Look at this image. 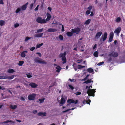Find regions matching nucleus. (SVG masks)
<instances>
[{
    "label": "nucleus",
    "instance_id": "nucleus-1",
    "mask_svg": "<svg viewBox=\"0 0 125 125\" xmlns=\"http://www.w3.org/2000/svg\"><path fill=\"white\" fill-rule=\"evenodd\" d=\"M66 52L65 51L63 53H61L59 54V58H61L62 60L63 61L62 62L63 64L65 63L66 62Z\"/></svg>",
    "mask_w": 125,
    "mask_h": 125
},
{
    "label": "nucleus",
    "instance_id": "nucleus-2",
    "mask_svg": "<svg viewBox=\"0 0 125 125\" xmlns=\"http://www.w3.org/2000/svg\"><path fill=\"white\" fill-rule=\"evenodd\" d=\"M96 89H89L87 90V93L88 94L89 96H94V93L96 92L95 90Z\"/></svg>",
    "mask_w": 125,
    "mask_h": 125
},
{
    "label": "nucleus",
    "instance_id": "nucleus-3",
    "mask_svg": "<svg viewBox=\"0 0 125 125\" xmlns=\"http://www.w3.org/2000/svg\"><path fill=\"white\" fill-rule=\"evenodd\" d=\"M36 21L38 23L42 24L46 23L45 20L42 19V18L41 17H38L36 19Z\"/></svg>",
    "mask_w": 125,
    "mask_h": 125
},
{
    "label": "nucleus",
    "instance_id": "nucleus-4",
    "mask_svg": "<svg viewBox=\"0 0 125 125\" xmlns=\"http://www.w3.org/2000/svg\"><path fill=\"white\" fill-rule=\"evenodd\" d=\"M67 102L68 103L67 106H69L70 104L72 103H74L75 104H76L78 103V101L77 100H76L75 101L73 99H68L67 100Z\"/></svg>",
    "mask_w": 125,
    "mask_h": 125
},
{
    "label": "nucleus",
    "instance_id": "nucleus-5",
    "mask_svg": "<svg viewBox=\"0 0 125 125\" xmlns=\"http://www.w3.org/2000/svg\"><path fill=\"white\" fill-rule=\"evenodd\" d=\"M80 30L81 29L80 28L77 27L72 29L71 30V31L73 33H76V34H77L80 33Z\"/></svg>",
    "mask_w": 125,
    "mask_h": 125
},
{
    "label": "nucleus",
    "instance_id": "nucleus-6",
    "mask_svg": "<svg viewBox=\"0 0 125 125\" xmlns=\"http://www.w3.org/2000/svg\"><path fill=\"white\" fill-rule=\"evenodd\" d=\"M36 96V95L35 94H31L29 95L28 97V98L29 100H34L35 99Z\"/></svg>",
    "mask_w": 125,
    "mask_h": 125
},
{
    "label": "nucleus",
    "instance_id": "nucleus-7",
    "mask_svg": "<svg viewBox=\"0 0 125 125\" xmlns=\"http://www.w3.org/2000/svg\"><path fill=\"white\" fill-rule=\"evenodd\" d=\"M107 33L106 32H104V34L102 35L100 41H101L102 40L103 42L105 41L107 38Z\"/></svg>",
    "mask_w": 125,
    "mask_h": 125
},
{
    "label": "nucleus",
    "instance_id": "nucleus-8",
    "mask_svg": "<svg viewBox=\"0 0 125 125\" xmlns=\"http://www.w3.org/2000/svg\"><path fill=\"white\" fill-rule=\"evenodd\" d=\"M109 56L113 57H116L118 56V54L116 52H111L109 54Z\"/></svg>",
    "mask_w": 125,
    "mask_h": 125
},
{
    "label": "nucleus",
    "instance_id": "nucleus-9",
    "mask_svg": "<svg viewBox=\"0 0 125 125\" xmlns=\"http://www.w3.org/2000/svg\"><path fill=\"white\" fill-rule=\"evenodd\" d=\"M15 75H13L11 76H3L2 77L0 76L1 78H0V79H13L15 76Z\"/></svg>",
    "mask_w": 125,
    "mask_h": 125
},
{
    "label": "nucleus",
    "instance_id": "nucleus-10",
    "mask_svg": "<svg viewBox=\"0 0 125 125\" xmlns=\"http://www.w3.org/2000/svg\"><path fill=\"white\" fill-rule=\"evenodd\" d=\"M121 30V28L120 27H118L114 31V32L116 33L117 35H119V33L120 32Z\"/></svg>",
    "mask_w": 125,
    "mask_h": 125
},
{
    "label": "nucleus",
    "instance_id": "nucleus-11",
    "mask_svg": "<svg viewBox=\"0 0 125 125\" xmlns=\"http://www.w3.org/2000/svg\"><path fill=\"white\" fill-rule=\"evenodd\" d=\"M46 112H40L38 113L37 115L39 116H44L46 115Z\"/></svg>",
    "mask_w": 125,
    "mask_h": 125
},
{
    "label": "nucleus",
    "instance_id": "nucleus-12",
    "mask_svg": "<svg viewBox=\"0 0 125 125\" xmlns=\"http://www.w3.org/2000/svg\"><path fill=\"white\" fill-rule=\"evenodd\" d=\"M29 4L28 2H27L25 4L23 5L21 7V9L22 10H24L26 9L27 6Z\"/></svg>",
    "mask_w": 125,
    "mask_h": 125
},
{
    "label": "nucleus",
    "instance_id": "nucleus-13",
    "mask_svg": "<svg viewBox=\"0 0 125 125\" xmlns=\"http://www.w3.org/2000/svg\"><path fill=\"white\" fill-rule=\"evenodd\" d=\"M102 32L101 31H99L97 33L95 36V38H96L98 39L101 36Z\"/></svg>",
    "mask_w": 125,
    "mask_h": 125
},
{
    "label": "nucleus",
    "instance_id": "nucleus-14",
    "mask_svg": "<svg viewBox=\"0 0 125 125\" xmlns=\"http://www.w3.org/2000/svg\"><path fill=\"white\" fill-rule=\"evenodd\" d=\"M29 85L31 86L32 88H36L38 86V85L36 84L35 83H31L29 84Z\"/></svg>",
    "mask_w": 125,
    "mask_h": 125
},
{
    "label": "nucleus",
    "instance_id": "nucleus-15",
    "mask_svg": "<svg viewBox=\"0 0 125 125\" xmlns=\"http://www.w3.org/2000/svg\"><path fill=\"white\" fill-rule=\"evenodd\" d=\"M48 32H54L57 31V30L54 28H49L48 29L47 31Z\"/></svg>",
    "mask_w": 125,
    "mask_h": 125
},
{
    "label": "nucleus",
    "instance_id": "nucleus-16",
    "mask_svg": "<svg viewBox=\"0 0 125 125\" xmlns=\"http://www.w3.org/2000/svg\"><path fill=\"white\" fill-rule=\"evenodd\" d=\"M46 15L47 16V17L46 18V19H45L46 22H47V21H48L50 20V19L51 17V15L48 12L47 13Z\"/></svg>",
    "mask_w": 125,
    "mask_h": 125
},
{
    "label": "nucleus",
    "instance_id": "nucleus-17",
    "mask_svg": "<svg viewBox=\"0 0 125 125\" xmlns=\"http://www.w3.org/2000/svg\"><path fill=\"white\" fill-rule=\"evenodd\" d=\"M28 52L27 51H25L21 52V56L22 57H24L26 56V53Z\"/></svg>",
    "mask_w": 125,
    "mask_h": 125
},
{
    "label": "nucleus",
    "instance_id": "nucleus-18",
    "mask_svg": "<svg viewBox=\"0 0 125 125\" xmlns=\"http://www.w3.org/2000/svg\"><path fill=\"white\" fill-rule=\"evenodd\" d=\"M42 59H41L38 57H37L34 60V61L36 63H40L41 62V60Z\"/></svg>",
    "mask_w": 125,
    "mask_h": 125
},
{
    "label": "nucleus",
    "instance_id": "nucleus-19",
    "mask_svg": "<svg viewBox=\"0 0 125 125\" xmlns=\"http://www.w3.org/2000/svg\"><path fill=\"white\" fill-rule=\"evenodd\" d=\"M9 122L11 123V124H14L15 123V122L14 121H12L11 120H7L6 121H5L3 122V123H8Z\"/></svg>",
    "mask_w": 125,
    "mask_h": 125
},
{
    "label": "nucleus",
    "instance_id": "nucleus-20",
    "mask_svg": "<svg viewBox=\"0 0 125 125\" xmlns=\"http://www.w3.org/2000/svg\"><path fill=\"white\" fill-rule=\"evenodd\" d=\"M43 34V33H38L37 34H35L34 35V37H42Z\"/></svg>",
    "mask_w": 125,
    "mask_h": 125
},
{
    "label": "nucleus",
    "instance_id": "nucleus-21",
    "mask_svg": "<svg viewBox=\"0 0 125 125\" xmlns=\"http://www.w3.org/2000/svg\"><path fill=\"white\" fill-rule=\"evenodd\" d=\"M5 24V21L4 20H0V25L2 26L4 25Z\"/></svg>",
    "mask_w": 125,
    "mask_h": 125
},
{
    "label": "nucleus",
    "instance_id": "nucleus-22",
    "mask_svg": "<svg viewBox=\"0 0 125 125\" xmlns=\"http://www.w3.org/2000/svg\"><path fill=\"white\" fill-rule=\"evenodd\" d=\"M92 79H91L90 80L88 79L87 81H85L83 83H84L88 84V83H90L91 82L93 83V81L91 80Z\"/></svg>",
    "mask_w": 125,
    "mask_h": 125
},
{
    "label": "nucleus",
    "instance_id": "nucleus-23",
    "mask_svg": "<svg viewBox=\"0 0 125 125\" xmlns=\"http://www.w3.org/2000/svg\"><path fill=\"white\" fill-rule=\"evenodd\" d=\"M73 33L72 32H68L66 33V34L68 37H71L73 36Z\"/></svg>",
    "mask_w": 125,
    "mask_h": 125
},
{
    "label": "nucleus",
    "instance_id": "nucleus-24",
    "mask_svg": "<svg viewBox=\"0 0 125 125\" xmlns=\"http://www.w3.org/2000/svg\"><path fill=\"white\" fill-rule=\"evenodd\" d=\"M65 102V100L62 97L61 99V102L60 103L61 104H64Z\"/></svg>",
    "mask_w": 125,
    "mask_h": 125
},
{
    "label": "nucleus",
    "instance_id": "nucleus-25",
    "mask_svg": "<svg viewBox=\"0 0 125 125\" xmlns=\"http://www.w3.org/2000/svg\"><path fill=\"white\" fill-rule=\"evenodd\" d=\"M7 72L9 73H11L15 72L14 70L13 69H9L7 71Z\"/></svg>",
    "mask_w": 125,
    "mask_h": 125
},
{
    "label": "nucleus",
    "instance_id": "nucleus-26",
    "mask_svg": "<svg viewBox=\"0 0 125 125\" xmlns=\"http://www.w3.org/2000/svg\"><path fill=\"white\" fill-rule=\"evenodd\" d=\"M87 71L90 73H91L94 72V70L92 68H89L87 69Z\"/></svg>",
    "mask_w": 125,
    "mask_h": 125
},
{
    "label": "nucleus",
    "instance_id": "nucleus-27",
    "mask_svg": "<svg viewBox=\"0 0 125 125\" xmlns=\"http://www.w3.org/2000/svg\"><path fill=\"white\" fill-rule=\"evenodd\" d=\"M91 21V20L90 19H89L85 21L84 23L86 25H88L90 23Z\"/></svg>",
    "mask_w": 125,
    "mask_h": 125
},
{
    "label": "nucleus",
    "instance_id": "nucleus-28",
    "mask_svg": "<svg viewBox=\"0 0 125 125\" xmlns=\"http://www.w3.org/2000/svg\"><path fill=\"white\" fill-rule=\"evenodd\" d=\"M75 108H76V107L73 108L72 109H68L67 110H66L63 111L62 113H64L66 112L69 111L70 110H73L75 109Z\"/></svg>",
    "mask_w": 125,
    "mask_h": 125
},
{
    "label": "nucleus",
    "instance_id": "nucleus-29",
    "mask_svg": "<svg viewBox=\"0 0 125 125\" xmlns=\"http://www.w3.org/2000/svg\"><path fill=\"white\" fill-rule=\"evenodd\" d=\"M43 44V43H42L39 44H37L36 46V49L40 48L41 46H42Z\"/></svg>",
    "mask_w": 125,
    "mask_h": 125
},
{
    "label": "nucleus",
    "instance_id": "nucleus-30",
    "mask_svg": "<svg viewBox=\"0 0 125 125\" xmlns=\"http://www.w3.org/2000/svg\"><path fill=\"white\" fill-rule=\"evenodd\" d=\"M94 55L95 57H97L98 56V53L97 51H95L94 53Z\"/></svg>",
    "mask_w": 125,
    "mask_h": 125
},
{
    "label": "nucleus",
    "instance_id": "nucleus-31",
    "mask_svg": "<svg viewBox=\"0 0 125 125\" xmlns=\"http://www.w3.org/2000/svg\"><path fill=\"white\" fill-rule=\"evenodd\" d=\"M24 63V62L23 61H20L18 64V65L20 66H21Z\"/></svg>",
    "mask_w": 125,
    "mask_h": 125
},
{
    "label": "nucleus",
    "instance_id": "nucleus-32",
    "mask_svg": "<svg viewBox=\"0 0 125 125\" xmlns=\"http://www.w3.org/2000/svg\"><path fill=\"white\" fill-rule=\"evenodd\" d=\"M17 106L16 105H11L10 106V107L13 110H14L17 108Z\"/></svg>",
    "mask_w": 125,
    "mask_h": 125
},
{
    "label": "nucleus",
    "instance_id": "nucleus-33",
    "mask_svg": "<svg viewBox=\"0 0 125 125\" xmlns=\"http://www.w3.org/2000/svg\"><path fill=\"white\" fill-rule=\"evenodd\" d=\"M78 69H81L82 68L85 67V66L81 65H78Z\"/></svg>",
    "mask_w": 125,
    "mask_h": 125
},
{
    "label": "nucleus",
    "instance_id": "nucleus-34",
    "mask_svg": "<svg viewBox=\"0 0 125 125\" xmlns=\"http://www.w3.org/2000/svg\"><path fill=\"white\" fill-rule=\"evenodd\" d=\"M45 98H43L40 99H39V100L40 101V103H43L44 102V100H45Z\"/></svg>",
    "mask_w": 125,
    "mask_h": 125
},
{
    "label": "nucleus",
    "instance_id": "nucleus-35",
    "mask_svg": "<svg viewBox=\"0 0 125 125\" xmlns=\"http://www.w3.org/2000/svg\"><path fill=\"white\" fill-rule=\"evenodd\" d=\"M114 34L113 32H111L110 34L109 37L113 38Z\"/></svg>",
    "mask_w": 125,
    "mask_h": 125
},
{
    "label": "nucleus",
    "instance_id": "nucleus-36",
    "mask_svg": "<svg viewBox=\"0 0 125 125\" xmlns=\"http://www.w3.org/2000/svg\"><path fill=\"white\" fill-rule=\"evenodd\" d=\"M59 38L60 40L61 41H62L63 40V37L60 34L59 35Z\"/></svg>",
    "mask_w": 125,
    "mask_h": 125
},
{
    "label": "nucleus",
    "instance_id": "nucleus-37",
    "mask_svg": "<svg viewBox=\"0 0 125 125\" xmlns=\"http://www.w3.org/2000/svg\"><path fill=\"white\" fill-rule=\"evenodd\" d=\"M56 68L57 69V70H56V72H60V70H61V69H61V68L60 67V68H58V67H56Z\"/></svg>",
    "mask_w": 125,
    "mask_h": 125
},
{
    "label": "nucleus",
    "instance_id": "nucleus-38",
    "mask_svg": "<svg viewBox=\"0 0 125 125\" xmlns=\"http://www.w3.org/2000/svg\"><path fill=\"white\" fill-rule=\"evenodd\" d=\"M43 30V28H42L40 29H39L37 30V33H40L42 32Z\"/></svg>",
    "mask_w": 125,
    "mask_h": 125
},
{
    "label": "nucleus",
    "instance_id": "nucleus-39",
    "mask_svg": "<svg viewBox=\"0 0 125 125\" xmlns=\"http://www.w3.org/2000/svg\"><path fill=\"white\" fill-rule=\"evenodd\" d=\"M121 20V18L120 17H118L117 18V19H116V22H119Z\"/></svg>",
    "mask_w": 125,
    "mask_h": 125
},
{
    "label": "nucleus",
    "instance_id": "nucleus-40",
    "mask_svg": "<svg viewBox=\"0 0 125 125\" xmlns=\"http://www.w3.org/2000/svg\"><path fill=\"white\" fill-rule=\"evenodd\" d=\"M41 62L40 63H41L42 64H46L47 63L45 61H42V60H41Z\"/></svg>",
    "mask_w": 125,
    "mask_h": 125
},
{
    "label": "nucleus",
    "instance_id": "nucleus-41",
    "mask_svg": "<svg viewBox=\"0 0 125 125\" xmlns=\"http://www.w3.org/2000/svg\"><path fill=\"white\" fill-rule=\"evenodd\" d=\"M68 86L70 87V89H71L72 90H73L74 89V87L72 85L70 84H69L68 85Z\"/></svg>",
    "mask_w": 125,
    "mask_h": 125
},
{
    "label": "nucleus",
    "instance_id": "nucleus-42",
    "mask_svg": "<svg viewBox=\"0 0 125 125\" xmlns=\"http://www.w3.org/2000/svg\"><path fill=\"white\" fill-rule=\"evenodd\" d=\"M21 10V9L19 8H18L16 11V13H18Z\"/></svg>",
    "mask_w": 125,
    "mask_h": 125
},
{
    "label": "nucleus",
    "instance_id": "nucleus-43",
    "mask_svg": "<svg viewBox=\"0 0 125 125\" xmlns=\"http://www.w3.org/2000/svg\"><path fill=\"white\" fill-rule=\"evenodd\" d=\"M76 95H78L81 94V93L80 92H77L74 93Z\"/></svg>",
    "mask_w": 125,
    "mask_h": 125
},
{
    "label": "nucleus",
    "instance_id": "nucleus-44",
    "mask_svg": "<svg viewBox=\"0 0 125 125\" xmlns=\"http://www.w3.org/2000/svg\"><path fill=\"white\" fill-rule=\"evenodd\" d=\"M33 5L34 4L33 3H32L30 4V9L31 10L32 9Z\"/></svg>",
    "mask_w": 125,
    "mask_h": 125
},
{
    "label": "nucleus",
    "instance_id": "nucleus-45",
    "mask_svg": "<svg viewBox=\"0 0 125 125\" xmlns=\"http://www.w3.org/2000/svg\"><path fill=\"white\" fill-rule=\"evenodd\" d=\"M104 63V62H100L98 63L97 64V65L98 66H100L102 65Z\"/></svg>",
    "mask_w": 125,
    "mask_h": 125
},
{
    "label": "nucleus",
    "instance_id": "nucleus-46",
    "mask_svg": "<svg viewBox=\"0 0 125 125\" xmlns=\"http://www.w3.org/2000/svg\"><path fill=\"white\" fill-rule=\"evenodd\" d=\"M76 65V64L74 63L73 64V68H74V69L75 71H76V70H77V68L76 67H75L74 66V65Z\"/></svg>",
    "mask_w": 125,
    "mask_h": 125
},
{
    "label": "nucleus",
    "instance_id": "nucleus-47",
    "mask_svg": "<svg viewBox=\"0 0 125 125\" xmlns=\"http://www.w3.org/2000/svg\"><path fill=\"white\" fill-rule=\"evenodd\" d=\"M90 12H91L90 10H87L86 11V14L87 15H89V14H90Z\"/></svg>",
    "mask_w": 125,
    "mask_h": 125
},
{
    "label": "nucleus",
    "instance_id": "nucleus-48",
    "mask_svg": "<svg viewBox=\"0 0 125 125\" xmlns=\"http://www.w3.org/2000/svg\"><path fill=\"white\" fill-rule=\"evenodd\" d=\"M19 25V24L18 23H16L14 25V27L15 28H17V27H18Z\"/></svg>",
    "mask_w": 125,
    "mask_h": 125
},
{
    "label": "nucleus",
    "instance_id": "nucleus-49",
    "mask_svg": "<svg viewBox=\"0 0 125 125\" xmlns=\"http://www.w3.org/2000/svg\"><path fill=\"white\" fill-rule=\"evenodd\" d=\"M113 39V38L109 37L108 40V42H111L112 41Z\"/></svg>",
    "mask_w": 125,
    "mask_h": 125
},
{
    "label": "nucleus",
    "instance_id": "nucleus-50",
    "mask_svg": "<svg viewBox=\"0 0 125 125\" xmlns=\"http://www.w3.org/2000/svg\"><path fill=\"white\" fill-rule=\"evenodd\" d=\"M30 39V38L29 37H26V38L25 39V41H27L28 40Z\"/></svg>",
    "mask_w": 125,
    "mask_h": 125
},
{
    "label": "nucleus",
    "instance_id": "nucleus-51",
    "mask_svg": "<svg viewBox=\"0 0 125 125\" xmlns=\"http://www.w3.org/2000/svg\"><path fill=\"white\" fill-rule=\"evenodd\" d=\"M92 88V87L91 85L90 86H86V89H90V88Z\"/></svg>",
    "mask_w": 125,
    "mask_h": 125
},
{
    "label": "nucleus",
    "instance_id": "nucleus-52",
    "mask_svg": "<svg viewBox=\"0 0 125 125\" xmlns=\"http://www.w3.org/2000/svg\"><path fill=\"white\" fill-rule=\"evenodd\" d=\"M35 49V47H33L31 48L30 50L31 51H33Z\"/></svg>",
    "mask_w": 125,
    "mask_h": 125
},
{
    "label": "nucleus",
    "instance_id": "nucleus-53",
    "mask_svg": "<svg viewBox=\"0 0 125 125\" xmlns=\"http://www.w3.org/2000/svg\"><path fill=\"white\" fill-rule=\"evenodd\" d=\"M39 6V5H37L36 8L34 10L35 11L38 10Z\"/></svg>",
    "mask_w": 125,
    "mask_h": 125
},
{
    "label": "nucleus",
    "instance_id": "nucleus-54",
    "mask_svg": "<svg viewBox=\"0 0 125 125\" xmlns=\"http://www.w3.org/2000/svg\"><path fill=\"white\" fill-rule=\"evenodd\" d=\"M28 78H30L32 77V76L29 74H26Z\"/></svg>",
    "mask_w": 125,
    "mask_h": 125
},
{
    "label": "nucleus",
    "instance_id": "nucleus-55",
    "mask_svg": "<svg viewBox=\"0 0 125 125\" xmlns=\"http://www.w3.org/2000/svg\"><path fill=\"white\" fill-rule=\"evenodd\" d=\"M36 54H38L39 55V56L40 57H41L42 56V54L40 53L37 52L36 53Z\"/></svg>",
    "mask_w": 125,
    "mask_h": 125
},
{
    "label": "nucleus",
    "instance_id": "nucleus-56",
    "mask_svg": "<svg viewBox=\"0 0 125 125\" xmlns=\"http://www.w3.org/2000/svg\"><path fill=\"white\" fill-rule=\"evenodd\" d=\"M87 104H90V103L91 102V101L90 99H88V100H87Z\"/></svg>",
    "mask_w": 125,
    "mask_h": 125
},
{
    "label": "nucleus",
    "instance_id": "nucleus-57",
    "mask_svg": "<svg viewBox=\"0 0 125 125\" xmlns=\"http://www.w3.org/2000/svg\"><path fill=\"white\" fill-rule=\"evenodd\" d=\"M83 61L82 60H77V62L78 63H80L82 62Z\"/></svg>",
    "mask_w": 125,
    "mask_h": 125
},
{
    "label": "nucleus",
    "instance_id": "nucleus-58",
    "mask_svg": "<svg viewBox=\"0 0 125 125\" xmlns=\"http://www.w3.org/2000/svg\"><path fill=\"white\" fill-rule=\"evenodd\" d=\"M64 31V26L63 25H62V32H63Z\"/></svg>",
    "mask_w": 125,
    "mask_h": 125
},
{
    "label": "nucleus",
    "instance_id": "nucleus-59",
    "mask_svg": "<svg viewBox=\"0 0 125 125\" xmlns=\"http://www.w3.org/2000/svg\"><path fill=\"white\" fill-rule=\"evenodd\" d=\"M87 9H88L89 10H90L92 8V7L91 6H90L88 7L87 8Z\"/></svg>",
    "mask_w": 125,
    "mask_h": 125
},
{
    "label": "nucleus",
    "instance_id": "nucleus-60",
    "mask_svg": "<svg viewBox=\"0 0 125 125\" xmlns=\"http://www.w3.org/2000/svg\"><path fill=\"white\" fill-rule=\"evenodd\" d=\"M0 4H1L2 5H3L4 4V2L3 0H0Z\"/></svg>",
    "mask_w": 125,
    "mask_h": 125
},
{
    "label": "nucleus",
    "instance_id": "nucleus-61",
    "mask_svg": "<svg viewBox=\"0 0 125 125\" xmlns=\"http://www.w3.org/2000/svg\"><path fill=\"white\" fill-rule=\"evenodd\" d=\"M62 1L63 2L65 3H66L68 2L67 0H63Z\"/></svg>",
    "mask_w": 125,
    "mask_h": 125
},
{
    "label": "nucleus",
    "instance_id": "nucleus-62",
    "mask_svg": "<svg viewBox=\"0 0 125 125\" xmlns=\"http://www.w3.org/2000/svg\"><path fill=\"white\" fill-rule=\"evenodd\" d=\"M37 110H34L33 111V114H35L37 113Z\"/></svg>",
    "mask_w": 125,
    "mask_h": 125
},
{
    "label": "nucleus",
    "instance_id": "nucleus-63",
    "mask_svg": "<svg viewBox=\"0 0 125 125\" xmlns=\"http://www.w3.org/2000/svg\"><path fill=\"white\" fill-rule=\"evenodd\" d=\"M96 46H97V44H95L93 48V50L94 49L96 48Z\"/></svg>",
    "mask_w": 125,
    "mask_h": 125
},
{
    "label": "nucleus",
    "instance_id": "nucleus-64",
    "mask_svg": "<svg viewBox=\"0 0 125 125\" xmlns=\"http://www.w3.org/2000/svg\"><path fill=\"white\" fill-rule=\"evenodd\" d=\"M108 61L110 62H111L112 61V58L111 57L109 58L108 59Z\"/></svg>",
    "mask_w": 125,
    "mask_h": 125
}]
</instances>
